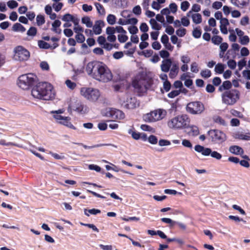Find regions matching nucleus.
I'll return each mask as SVG.
<instances>
[{"instance_id":"f257e3e1","label":"nucleus","mask_w":250,"mask_h":250,"mask_svg":"<svg viewBox=\"0 0 250 250\" xmlns=\"http://www.w3.org/2000/svg\"><path fill=\"white\" fill-rule=\"evenodd\" d=\"M85 71L89 76L99 82L107 83L113 78L111 70L106 65L100 61L89 62L86 65Z\"/></svg>"},{"instance_id":"f03ea898","label":"nucleus","mask_w":250,"mask_h":250,"mask_svg":"<svg viewBox=\"0 0 250 250\" xmlns=\"http://www.w3.org/2000/svg\"><path fill=\"white\" fill-rule=\"evenodd\" d=\"M32 96L38 99L49 101L53 99L55 96L52 85L47 83H39L31 91Z\"/></svg>"},{"instance_id":"7ed1b4c3","label":"nucleus","mask_w":250,"mask_h":250,"mask_svg":"<svg viewBox=\"0 0 250 250\" xmlns=\"http://www.w3.org/2000/svg\"><path fill=\"white\" fill-rule=\"evenodd\" d=\"M39 79L34 73H27L21 75L18 80L17 84L19 87L23 90H28L36 84Z\"/></svg>"},{"instance_id":"20e7f679","label":"nucleus","mask_w":250,"mask_h":250,"mask_svg":"<svg viewBox=\"0 0 250 250\" xmlns=\"http://www.w3.org/2000/svg\"><path fill=\"white\" fill-rule=\"evenodd\" d=\"M239 91L235 89H231L222 93V102L226 105H233L239 100Z\"/></svg>"},{"instance_id":"39448f33","label":"nucleus","mask_w":250,"mask_h":250,"mask_svg":"<svg viewBox=\"0 0 250 250\" xmlns=\"http://www.w3.org/2000/svg\"><path fill=\"white\" fill-rule=\"evenodd\" d=\"M189 123V119L187 115L176 116L167 123L168 126L173 129H182L186 127Z\"/></svg>"},{"instance_id":"423d86ee","label":"nucleus","mask_w":250,"mask_h":250,"mask_svg":"<svg viewBox=\"0 0 250 250\" xmlns=\"http://www.w3.org/2000/svg\"><path fill=\"white\" fill-rule=\"evenodd\" d=\"M167 114L166 110L159 108L145 114L143 116V120L146 122H155L164 119Z\"/></svg>"},{"instance_id":"0eeeda50","label":"nucleus","mask_w":250,"mask_h":250,"mask_svg":"<svg viewBox=\"0 0 250 250\" xmlns=\"http://www.w3.org/2000/svg\"><path fill=\"white\" fill-rule=\"evenodd\" d=\"M81 95L90 101H97L100 96L99 91L91 87H82L80 90Z\"/></svg>"},{"instance_id":"6e6552de","label":"nucleus","mask_w":250,"mask_h":250,"mask_svg":"<svg viewBox=\"0 0 250 250\" xmlns=\"http://www.w3.org/2000/svg\"><path fill=\"white\" fill-rule=\"evenodd\" d=\"M205 109L204 104L200 101L190 102L186 106L187 111L193 115L201 114L203 113Z\"/></svg>"},{"instance_id":"1a4fd4ad","label":"nucleus","mask_w":250,"mask_h":250,"mask_svg":"<svg viewBox=\"0 0 250 250\" xmlns=\"http://www.w3.org/2000/svg\"><path fill=\"white\" fill-rule=\"evenodd\" d=\"M122 106L127 109H133L139 105L137 99L128 94H125L120 99Z\"/></svg>"},{"instance_id":"9d476101","label":"nucleus","mask_w":250,"mask_h":250,"mask_svg":"<svg viewBox=\"0 0 250 250\" xmlns=\"http://www.w3.org/2000/svg\"><path fill=\"white\" fill-rule=\"evenodd\" d=\"M208 135L211 141L216 144L224 142L227 137L223 132L218 129H211L208 131Z\"/></svg>"},{"instance_id":"9b49d317","label":"nucleus","mask_w":250,"mask_h":250,"mask_svg":"<svg viewBox=\"0 0 250 250\" xmlns=\"http://www.w3.org/2000/svg\"><path fill=\"white\" fill-rule=\"evenodd\" d=\"M194 149L196 152L201 153L204 156H207L210 155L212 158L218 160H220L222 157V155L217 151H212L210 148L205 147L199 145H196Z\"/></svg>"},{"instance_id":"f8f14e48","label":"nucleus","mask_w":250,"mask_h":250,"mask_svg":"<svg viewBox=\"0 0 250 250\" xmlns=\"http://www.w3.org/2000/svg\"><path fill=\"white\" fill-rule=\"evenodd\" d=\"M30 57L29 52L22 46H18L14 49V58L19 61H27Z\"/></svg>"},{"instance_id":"ddd939ff","label":"nucleus","mask_w":250,"mask_h":250,"mask_svg":"<svg viewBox=\"0 0 250 250\" xmlns=\"http://www.w3.org/2000/svg\"><path fill=\"white\" fill-rule=\"evenodd\" d=\"M132 86L138 93L143 92L146 90V82L142 75L136 76L132 81Z\"/></svg>"},{"instance_id":"4468645a","label":"nucleus","mask_w":250,"mask_h":250,"mask_svg":"<svg viewBox=\"0 0 250 250\" xmlns=\"http://www.w3.org/2000/svg\"><path fill=\"white\" fill-rule=\"evenodd\" d=\"M104 115L114 119L122 120L125 117L124 113L119 109L112 108H107L105 109Z\"/></svg>"},{"instance_id":"2eb2a0df","label":"nucleus","mask_w":250,"mask_h":250,"mask_svg":"<svg viewBox=\"0 0 250 250\" xmlns=\"http://www.w3.org/2000/svg\"><path fill=\"white\" fill-rule=\"evenodd\" d=\"M54 118L59 123L62 124L64 125L68 126L70 128L75 129V127L72 124L69 122L70 118L68 117H63L58 113L54 115Z\"/></svg>"},{"instance_id":"dca6fc26","label":"nucleus","mask_w":250,"mask_h":250,"mask_svg":"<svg viewBox=\"0 0 250 250\" xmlns=\"http://www.w3.org/2000/svg\"><path fill=\"white\" fill-rule=\"evenodd\" d=\"M105 23L104 21L102 20H98L95 22V24L93 25L92 27V30L94 34L95 35H99L101 34L102 32V27H104Z\"/></svg>"},{"instance_id":"f3484780","label":"nucleus","mask_w":250,"mask_h":250,"mask_svg":"<svg viewBox=\"0 0 250 250\" xmlns=\"http://www.w3.org/2000/svg\"><path fill=\"white\" fill-rule=\"evenodd\" d=\"M187 16L191 18L193 22L195 24H199L202 22V16L199 13H193L191 11H188L187 14Z\"/></svg>"},{"instance_id":"a211bd4d","label":"nucleus","mask_w":250,"mask_h":250,"mask_svg":"<svg viewBox=\"0 0 250 250\" xmlns=\"http://www.w3.org/2000/svg\"><path fill=\"white\" fill-rule=\"evenodd\" d=\"M172 61L170 59H166L162 62L161 65V69L164 72H168L171 66L172 65Z\"/></svg>"},{"instance_id":"6ab92c4d","label":"nucleus","mask_w":250,"mask_h":250,"mask_svg":"<svg viewBox=\"0 0 250 250\" xmlns=\"http://www.w3.org/2000/svg\"><path fill=\"white\" fill-rule=\"evenodd\" d=\"M231 3L239 8H244L249 4L250 0H231Z\"/></svg>"},{"instance_id":"aec40b11","label":"nucleus","mask_w":250,"mask_h":250,"mask_svg":"<svg viewBox=\"0 0 250 250\" xmlns=\"http://www.w3.org/2000/svg\"><path fill=\"white\" fill-rule=\"evenodd\" d=\"M229 151L234 155H242L244 154V151L242 147L238 146H231L229 148Z\"/></svg>"},{"instance_id":"412c9836","label":"nucleus","mask_w":250,"mask_h":250,"mask_svg":"<svg viewBox=\"0 0 250 250\" xmlns=\"http://www.w3.org/2000/svg\"><path fill=\"white\" fill-rule=\"evenodd\" d=\"M169 76L170 78H175L179 72V66L178 64L173 63L172 64V67L169 70Z\"/></svg>"},{"instance_id":"4be33fe9","label":"nucleus","mask_w":250,"mask_h":250,"mask_svg":"<svg viewBox=\"0 0 250 250\" xmlns=\"http://www.w3.org/2000/svg\"><path fill=\"white\" fill-rule=\"evenodd\" d=\"M234 137L235 139L243 140H250V133H243L242 132H237L235 133Z\"/></svg>"},{"instance_id":"5701e85b","label":"nucleus","mask_w":250,"mask_h":250,"mask_svg":"<svg viewBox=\"0 0 250 250\" xmlns=\"http://www.w3.org/2000/svg\"><path fill=\"white\" fill-rule=\"evenodd\" d=\"M75 110L81 114H84L87 111V107L81 103L76 104Z\"/></svg>"},{"instance_id":"b1692460","label":"nucleus","mask_w":250,"mask_h":250,"mask_svg":"<svg viewBox=\"0 0 250 250\" xmlns=\"http://www.w3.org/2000/svg\"><path fill=\"white\" fill-rule=\"evenodd\" d=\"M61 22L58 20H56L52 24V30L56 33L60 34L61 33V29L58 28L61 26Z\"/></svg>"},{"instance_id":"393cba45","label":"nucleus","mask_w":250,"mask_h":250,"mask_svg":"<svg viewBox=\"0 0 250 250\" xmlns=\"http://www.w3.org/2000/svg\"><path fill=\"white\" fill-rule=\"evenodd\" d=\"M82 23L85 24L87 28H91L93 26V22L88 16H84L82 18Z\"/></svg>"},{"instance_id":"a878e982","label":"nucleus","mask_w":250,"mask_h":250,"mask_svg":"<svg viewBox=\"0 0 250 250\" xmlns=\"http://www.w3.org/2000/svg\"><path fill=\"white\" fill-rule=\"evenodd\" d=\"M12 30L15 32H24L25 31V28L19 23H15L12 26Z\"/></svg>"},{"instance_id":"bb28decb","label":"nucleus","mask_w":250,"mask_h":250,"mask_svg":"<svg viewBox=\"0 0 250 250\" xmlns=\"http://www.w3.org/2000/svg\"><path fill=\"white\" fill-rule=\"evenodd\" d=\"M232 86L231 83L229 81H226L223 82L222 85L219 88V90L223 91L224 90H229Z\"/></svg>"},{"instance_id":"cd10ccee","label":"nucleus","mask_w":250,"mask_h":250,"mask_svg":"<svg viewBox=\"0 0 250 250\" xmlns=\"http://www.w3.org/2000/svg\"><path fill=\"white\" fill-rule=\"evenodd\" d=\"M225 68V66L224 64L221 63H218L215 65L214 71L216 73L222 74L224 72Z\"/></svg>"},{"instance_id":"c85d7f7f","label":"nucleus","mask_w":250,"mask_h":250,"mask_svg":"<svg viewBox=\"0 0 250 250\" xmlns=\"http://www.w3.org/2000/svg\"><path fill=\"white\" fill-rule=\"evenodd\" d=\"M149 23L152 29L154 30H159L161 29L162 26L160 24H158L156 21L154 19H151L149 21Z\"/></svg>"},{"instance_id":"c756f323","label":"nucleus","mask_w":250,"mask_h":250,"mask_svg":"<svg viewBox=\"0 0 250 250\" xmlns=\"http://www.w3.org/2000/svg\"><path fill=\"white\" fill-rule=\"evenodd\" d=\"M84 212L85 215L89 216V213L91 214L96 215L98 213H101V210L100 209L95 208H92L90 209H84Z\"/></svg>"},{"instance_id":"7c9ffc66","label":"nucleus","mask_w":250,"mask_h":250,"mask_svg":"<svg viewBox=\"0 0 250 250\" xmlns=\"http://www.w3.org/2000/svg\"><path fill=\"white\" fill-rule=\"evenodd\" d=\"M95 5L96 7L97 11L100 15H104L105 14V11L103 6L100 3L96 2Z\"/></svg>"},{"instance_id":"2f4dec72","label":"nucleus","mask_w":250,"mask_h":250,"mask_svg":"<svg viewBox=\"0 0 250 250\" xmlns=\"http://www.w3.org/2000/svg\"><path fill=\"white\" fill-rule=\"evenodd\" d=\"M161 220L164 223L169 224L170 227H173L177 223L176 221L168 218H162Z\"/></svg>"},{"instance_id":"473e14b6","label":"nucleus","mask_w":250,"mask_h":250,"mask_svg":"<svg viewBox=\"0 0 250 250\" xmlns=\"http://www.w3.org/2000/svg\"><path fill=\"white\" fill-rule=\"evenodd\" d=\"M38 44L40 48L46 49L51 47V46L48 43L42 40L39 41Z\"/></svg>"},{"instance_id":"72a5a7b5","label":"nucleus","mask_w":250,"mask_h":250,"mask_svg":"<svg viewBox=\"0 0 250 250\" xmlns=\"http://www.w3.org/2000/svg\"><path fill=\"white\" fill-rule=\"evenodd\" d=\"M128 133L131 135L132 137L135 140H138L141 138V133L134 131L132 129H129Z\"/></svg>"},{"instance_id":"f704fd0d","label":"nucleus","mask_w":250,"mask_h":250,"mask_svg":"<svg viewBox=\"0 0 250 250\" xmlns=\"http://www.w3.org/2000/svg\"><path fill=\"white\" fill-rule=\"evenodd\" d=\"M212 42L215 45H219L222 43L223 38L219 36H214L211 39Z\"/></svg>"},{"instance_id":"c9c22d12","label":"nucleus","mask_w":250,"mask_h":250,"mask_svg":"<svg viewBox=\"0 0 250 250\" xmlns=\"http://www.w3.org/2000/svg\"><path fill=\"white\" fill-rule=\"evenodd\" d=\"M106 20L108 24L113 25L116 23V18L114 15L109 14L107 17Z\"/></svg>"},{"instance_id":"e433bc0d","label":"nucleus","mask_w":250,"mask_h":250,"mask_svg":"<svg viewBox=\"0 0 250 250\" xmlns=\"http://www.w3.org/2000/svg\"><path fill=\"white\" fill-rule=\"evenodd\" d=\"M202 34V31L199 27H196L194 29L192 32L193 36L196 39H198L201 37Z\"/></svg>"},{"instance_id":"4c0bfd02","label":"nucleus","mask_w":250,"mask_h":250,"mask_svg":"<svg viewBox=\"0 0 250 250\" xmlns=\"http://www.w3.org/2000/svg\"><path fill=\"white\" fill-rule=\"evenodd\" d=\"M201 76L204 78H208L210 77L211 75V72L210 70L206 69L203 70L201 71L200 73Z\"/></svg>"},{"instance_id":"58836bf2","label":"nucleus","mask_w":250,"mask_h":250,"mask_svg":"<svg viewBox=\"0 0 250 250\" xmlns=\"http://www.w3.org/2000/svg\"><path fill=\"white\" fill-rule=\"evenodd\" d=\"M250 42L249 37L248 36H243L239 38V42L242 45H247Z\"/></svg>"},{"instance_id":"ea45409f","label":"nucleus","mask_w":250,"mask_h":250,"mask_svg":"<svg viewBox=\"0 0 250 250\" xmlns=\"http://www.w3.org/2000/svg\"><path fill=\"white\" fill-rule=\"evenodd\" d=\"M214 122L220 125H226V123L225 121L220 116H216L214 118Z\"/></svg>"},{"instance_id":"a19ab883","label":"nucleus","mask_w":250,"mask_h":250,"mask_svg":"<svg viewBox=\"0 0 250 250\" xmlns=\"http://www.w3.org/2000/svg\"><path fill=\"white\" fill-rule=\"evenodd\" d=\"M75 38L78 43H83L85 41V37L82 33L76 34Z\"/></svg>"},{"instance_id":"79ce46f5","label":"nucleus","mask_w":250,"mask_h":250,"mask_svg":"<svg viewBox=\"0 0 250 250\" xmlns=\"http://www.w3.org/2000/svg\"><path fill=\"white\" fill-rule=\"evenodd\" d=\"M37 23L39 26L42 25L45 22L44 18L41 15H39L36 18Z\"/></svg>"},{"instance_id":"37998d69","label":"nucleus","mask_w":250,"mask_h":250,"mask_svg":"<svg viewBox=\"0 0 250 250\" xmlns=\"http://www.w3.org/2000/svg\"><path fill=\"white\" fill-rule=\"evenodd\" d=\"M74 17L70 14H66L63 16L62 20L66 22L72 21Z\"/></svg>"},{"instance_id":"c03bdc74","label":"nucleus","mask_w":250,"mask_h":250,"mask_svg":"<svg viewBox=\"0 0 250 250\" xmlns=\"http://www.w3.org/2000/svg\"><path fill=\"white\" fill-rule=\"evenodd\" d=\"M63 3L62 2L54 3L52 5V7L56 12L60 11L63 7Z\"/></svg>"},{"instance_id":"a18cd8bd","label":"nucleus","mask_w":250,"mask_h":250,"mask_svg":"<svg viewBox=\"0 0 250 250\" xmlns=\"http://www.w3.org/2000/svg\"><path fill=\"white\" fill-rule=\"evenodd\" d=\"M190 70L192 72L197 73L199 71L198 65L196 62H193L190 65Z\"/></svg>"},{"instance_id":"49530a36","label":"nucleus","mask_w":250,"mask_h":250,"mask_svg":"<svg viewBox=\"0 0 250 250\" xmlns=\"http://www.w3.org/2000/svg\"><path fill=\"white\" fill-rule=\"evenodd\" d=\"M126 34H121L118 36V39L121 43L125 42L128 40V37Z\"/></svg>"},{"instance_id":"de8ad7c7","label":"nucleus","mask_w":250,"mask_h":250,"mask_svg":"<svg viewBox=\"0 0 250 250\" xmlns=\"http://www.w3.org/2000/svg\"><path fill=\"white\" fill-rule=\"evenodd\" d=\"M180 93V91L179 90H175L171 91L167 95L168 97L170 98H174L177 96Z\"/></svg>"},{"instance_id":"09e8293b","label":"nucleus","mask_w":250,"mask_h":250,"mask_svg":"<svg viewBox=\"0 0 250 250\" xmlns=\"http://www.w3.org/2000/svg\"><path fill=\"white\" fill-rule=\"evenodd\" d=\"M176 33L177 36L180 37H184L186 34V29L184 28H180L176 30Z\"/></svg>"},{"instance_id":"8fccbe9b","label":"nucleus","mask_w":250,"mask_h":250,"mask_svg":"<svg viewBox=\"0 0 250 250\" xmlns=\"http://www.w3.org/2000/svg\"><path fill=\"white\" fill-rule=\"evenodd\" d=\"M81 225L84 226L88 227V228H89L90 229H92L94 231L99 232V229L95 226L94 224H84L83 223H81Z\"/></svg>"},{"instance_id":"3c124183","label":"nucleus","mask_w":250,"mask_h":250,"mask_svg":"<svg viewBox=\"0 0 250 250\" xmlns=\"http://www.w3.org/2000/svg\"><path fill=\"white\" fill-rule=\"evenodd\" d=\"M189 5L190 4L188 1H184L181 4V8L183 11H186L188 9Z\"/></svg>"},{"instance_id":"603ef678","label":"nucleus","mask_w":250,"mask_h":250,"mask_svg":"<svg viewBox=\"0 0 250 250\" xmlns=\"http://www.w3.org/2000/svg\"><path fill=\"white\" fill-rule=\"evenodd\" d=\"M228 65L231 69H234L236 67V62L234 60H229L227 62Z\"/></svg>"},{"instance_id":"864d4df0","label":"nucleus","mask_w":250,"mask_h":250,"mask_svg":"<svg viewBox=\"0 0 250 250\" xmlns=\"http://www.w3.org/2000/svg\"><path fill=\"white\" fill-rule=\"evenodd\" d=\"M36 34L37 29L34 27H31L27 32V35L31 36H34Z\"/></svg>"},{"instance_id":"5fc2aeb1","label":"nucleus","mask_w":250,"mask_h":250,"mask_svg":"<svg viewBox=\"0 0 250 250\" xmlns=\"http://www.w3.org/2000/svg\"><path fill=\"white\" fill-rule=\"evenodd\" d=\"M133 13L136 15H140L142 13V10L139 5L135 6L132 10Z\"/></svg>"},{"instance_id":"6e6d98bb","label":"nucleus","mask_w":250,"mask_h":250,"mask_svg":"<svg viewBox=\"0 0 250 250\" xmlns=\"http://www.w3.org/2000/svg\"><path fill=\"white\" fill-rule=\"evenodd\" d=\"M7 5L10 8L14 9L18 6V3L15 0H10L7 2Z\"/></svg>"},{"instance_id":"4d7b16f0","label":"nucleus","mask_w":250,"mask_h":250,"mask_svg":"<svg viewBox=\"0 0 250 250\" xmlns=\"http://www.w3.org/2000/svg\"><path fill=\"white\" fill-rule=\"evenodd\" d=\"M40 67L43 70L48 71L49 69V66L46 62L43 61L40 63Z\"/></svg>"},{"instance_id":"13d9d810","label":"nucleus","mask_w":250,"mask_h":250,"mask_svg":"<svg viewBox=\"0 0 250 250\" xmlns=\"http://www.w3.org/2000/svg\"><path fill=\"white\" fill-rule=\"evenodd\" d=\"M181 61L183 63L188 64L190 62V58L188 55H183L181 57Z\"/></svg>"},{"instance_id":"bf43d9fd","label":"nucleus","mask_w":250,"mask_h":250,"mask_svg":"<svg viewBox=\"0 0 250 250\" xmlns=\"http://www.w3.org/2000/svg\"><path fill=\"white\" fill-rule=\"evenodd\" d=\"M88 168L90 170H95L97 172H100L101 170V168L99 166L94 164L89 165Z\"/></svg>"},{"instance_id":"052dcab7","label":"nucleus","mask_w":250,"mask_h":250,"mask_svg":"<svg viewBox=\"0 0 250 250\" xmlns=\"http://www.w3.org/2000/svg\"><path fill=\"white\" fill-rule=\"evenodd\" d=\"M249 23V18L248 16L243 17L240 21V24L245 26Z\"/></svg>"},{"instance_id":"680f3d73","label":"nucleus","mask_w":250,"mask_h":250,"mask_svg":"<svg viewBox=\"0 0 250 250\" xmlns=\"http://www.w3.org/2000/svg\"><path fill=\"white\" fill-rule=\"evenodd\" d=\"M240 53L242 56H247L249 55L250 51L247 47H243L241 49Z\"/></svg>"},{"instance_id":"e2e57ef3","label":"nucleus","mask_w":250,"mask_h":250,"mask_svg":"<svg viewBox=\"0 0 250 250\" xmlns=\"http://www.w3.org/2000/svg\"><path fill=\"white\" fill-rule=\"evenodd\" d=\"M115 32V27L108 26L106 28V33L107 35H114Z\"/></svg>"},{"instance_id":"0e129e2a","label":"nucleus","mask_w":250,"mask_h":250,"mask_svg":"<svg viewBox=\"0 0 250 250\" xmlns=\"http://www.w3.org/2000/svg\"><path fill=\"white\" fill-rule=\"evenodd\" d=\"M181 24L184 26H188L190 23L189 20L186 17H184L181 19Z\"/></svg>"},{"instance_id":"69168bd1","label":"nucleus","mask_w":250,"mask_h":250,"mask_svg":"<svg viewBox=\"0 0 250 250\" xmlns=\"http://www.w3.org/2000/svg\"><path fill=\"white\" fill-rule=\"evenodd\" d=\"M140 29L142 32L145 33L148 31L149 28L146 23L144 22L141 24L140 26Z\"/></svg>"},{"instance_id":"338daca9","label":"nucleus","mask_w":250,"mask_h":250,"mask_svg":"<svg viewBox=\"0 0 250 250\" xmlns=\"http://www.w3.org/2000/svg\"><path fill=\"white\" fill-rule=\"evenodd\" d=\"M220 49L222 52H226L229 47V44L227 42H223L220 45Z\"/></svg>"},{"instance_id":"774afa93","label":"nucleus","mask_w":250,"mask_h":250,"mask_svg":"<svg viewBox=\"0 0 250 250\" xmlns=\"http://www.w3.org/2000/svg\"><path fill=\"white\" fill-rule=\"evenodd\" d=\"M65 83L68 87L71 89H73L76 87V83L71 82L70 80H67L65 82Z\"/></svg>"}]
</instances>
